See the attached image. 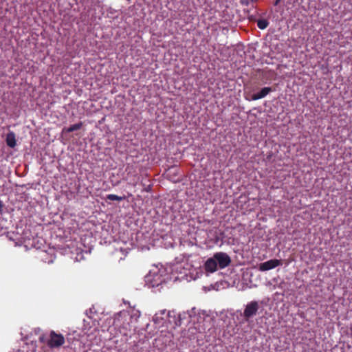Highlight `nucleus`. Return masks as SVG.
I'll list each match as a JSON object with an SVG mask.
<instances>
[{"mask_svg": "<svg viewBox=\"0 0 352 352\" xmlns=\"http://www.w3.org/2000/svg\"><path fill=\"white\" fill-rule=\"evenodd\" d=\"M280 1H281V0H276V1H274V6H278Z\"/></svg>", "mask_w": 352, "mask_h": 352, "instance_id": "dca6fc26", "label": "nucleus"}, {"mask_svg": "<svg viewBox=\"0 0 352 352\" xmlns=\"http://www.w3.org/2000/svg\"><path fill=\"white\" fill-rule=\"evenodd\" d=\"M6 142L7 145L10 148H14L16 142V136L14 132L10 131L6 135Z\"/></svg>", "mask_w": 352, "mask_h": 352, "instance_id": "6e6552de", "label": "nucleus"}, {"mask_svg": "<svg viewBox=\"0 0 352 352\" xmlns=\"http://www.w3.org/2000/svg\"><path fill=\"white\" fill-rule=\"evenodd\" d=\"M218 264L217 261L214 258V256L212 258H208L205 263V270L208 272H214L217 270Z\"/></svg>", "mask_w": 352, "mask_h": 352, "instance_id": "423d86ee", "label": "nucleus"}, {"mask_svg": "<svg viewBox=\"0 0 352 352\" xmlns=\"http://www.w3.org/2000/svg\"><path fill=\"white\" fill-rule=\"evenodd\" d=\"M256 23L258 28L261 30H265L269 25V22L266 19H259Z\"/></svg>", "mask_w": 352, "mask_h": 352, "instance_id": "1a4fd4ad", "label": "nucleus"}, {"mask_svg": "<svg viewBox=\"0 0 352 352\" xmlns=\"http://www.w3.org/2000/svg\"><path fill=\"white\" fill-rule=\"evenodd\" d=\"M273 89L272 87H265L261 89V91L258 93L254 94L252 96V100H257L261 98H265L267 94H269L270 92H272Z\"/></svg>", "mask_w": 352, "mask_h": 352, "instance_id": "0eeeda50", "label": "nucleus"}, {"mask_svg": "<svg viewBox=\"0 0 352 352\" xmlns=\"http://www.w3.org/2000/svg\"><path fill=\"white\" fill-rule=\"evenodd\" d=\"M133 169V166L132 165L128 164L126 167V171L128 173L127 174L132 173V170Z\"/></svg>", "mask_w": 352, "mask_h": 352, "instance_id": "f8f14e48", "label": "nucleus"}, {"mask_svg": "<svg viewBox=\"0 0 352 352\" xmlns=\"http://www.w3.org/2000/svg\"><path fill=\"white\" fill-rule=\"evenodd\" d=\"M3 206H4V205H3V201L0 200V214L2 213Z\"/></svg>", "mask_w": 352, "mask_h": 352, "instance_id": "4468645a", "label": "nucleus"}, {"mask_svg": "<svg viewBox=\"0 0 352 352\" xmlns=\"http://www.w3.org/2000/svg\"><path fill=\"white\" fill-rule=\"evenodd\" d=\"M258 309L259 305L257 301L253 300L248 302L243 311V316L246 320L256 316Z\"/></svg>", "mask_w": 352, "mask_h": 352, "instance_id": "f257e3e1", "label": "nucleus"}, {"mask_svg": "<svg viewBox=\"0 0 352 352\" xmlns=\"http://www.w3.org/2000/svg\"><path fill=\"white\" fill-rule=\"evenodd\" d=\"M82 126V123L81 122L76 123L75 124H73V125L70 126L69 128H67V133L79 130L81 129Z\"/></svg>", "mask_w": 352, "mask_h": 352, "instance_id": "9d476101", "label": "nucleus"}, {"mask_svg": "<svg viewBox=\"0 0 352 352\" xmlns=\"http://www.w3.org/2000/svg\"><path fill=\"white\" fill-rule=\"evenodd\" d=\"M13 352H21V350H17L16 351H13ZM23 352V351H22Z\"/></svg>", "mask_w": 352, "mask_h": 352, "instance_id": "a211bd4d", "label": "nucleus"}, {"mask_svg": "<svg viewBox=\"0 0 352 352\" xmlns=\"http://www.w3.org/2000/svg\"><path fill=\"white\" fill-rule=\"evenodd\" d=\"M36 344L33 341H32L31 342V349H32V351H34L35 350V349H36Z\"/></svg>", "mask_w": 352, "mask_h": 352, "instance_id": "ddd939ff", "label": "nucleus"}, {"mask_svg": "<svg viewBox=\"0 0 352 352\" xmlns=\"http://www.w3.org/2000/svg\"><path fill=\"white\" fill-rule=\"evenodd\" d=\"M39 340L41 342H44V336H41L39 337Z\"/></svg>", "mask_w": 352, "mask_h": 352, "instance_id": "2eb2a0df", "label": "nucleus"}, {"mask_svg": "<svg viewBox=\"0 0 352 352\" xmlns=\"http://www.w3.org/2000/svg\"><path fill=\"white\" fill-rule=\"evenodd\" d=\"M64 343V338L62 335H58L54 331L50 333V339L48 341V345L51 347H56Z\"/></svg>", "mask_w": 352, "mask_h": 352, "instance_id": "39448f33", "label": "nucleus"}, {"mask_svg": "<svg viewBox=\"0 0 352 352\" xmlns=\"http://www.w3.org/2000/svg\"><path fill=\"white\" fill-rule=\"evenodd\" d=\"M252 1L254 2V1H256L257 0H251Z\"/></svg>", "mask_w": 352, "mask_h": 352, "instance_id": "6ab92c4d", "label": "nucleus"}, {"mask_svg": "<svg viewBox=\"0 0 352 352\" xmlns=\"http://www.w3.org/2000/svg\"><path fill=\"white\" fill-rule=\"evenodd\" d=\"M282 265L281 260L278 259H270L267 261H265L264 263H262L259 265V270L264 272L272 270L278 266H280Z\"/></svg>", "mask_w": 352, "mask_h": 352, "instance_id": "20e7f679", "label": "nucleus"}, {"mask_svg": "<svg viewBox=\"0 0 352 352\" xmlns=\"http://www.w3.org/2000/svg\"><path fill=\"white\" fill-rule=\"evenodd\" d=\"M65 131H66V128H65V127H64V128L63 129L62 133L63 134V133H65Z\"/></svg>", "mask_w": 352, "mask_h": 352, "instance_id": "f3484780", "label": "nucleus"}, {"mask_svg": "<svg viewBox=\"0 0 352 352\" xmlns=\"http://www.w3.org/2000/svg\"><path fill=\"white\" fill-rule=\"evenodd\" d=\"M107 199L110 200V201H122L124 197H120V196H118L116 195H113V194H109L107 196Z\"/></svg>", "mask_w": 352, "mask_h": 352, "instance_id": "9b49d317", "label": "nucleus"}, {"mask_svg": "<svg viewBox=\"0 0 352 352\" xmlns=\"http://www.w3.org/2000/svg\"><path fill=\"white\" fill-rule=\"evenodd\" d=\"M146 278L152 287H158L165 281L164 277L156 272H150V274L146 276Z\"/></svg>", "mask_w": 352, "mask_h": 352, "instance_id": "7ed1b4c3", "label": "nucleus"}, {"mask_svg": "<svg viewBox=\"0 0 352 352\" xmlns=\"http://www.w3.org/2000/svg\"><path fill=\"white\" fill-rule=\"evenodd\" d=\"M213 256L221 269L228 267L231 263L230 257L225 252H217Z\"/></svg>", "mask_w": 352, "mask_h": 352, "instance_id": "f03ea898", "label": "nucleus"}]
</instances>
